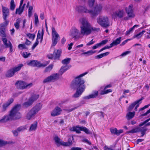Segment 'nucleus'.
I'll list each match as a JSON object with an SVG mask.
<instances>
[{
    "label": "nucleus",
    "mask_w": 150,
    "mask_h": 150,
    "mask_svg": "<svg viewBox=\"0 0 150 150\" xmlns=\"http://www.w3.org/2000/svg\"><path fill=\"white\" fill-rule=\"evenodd\" d=\"M23 66V65L20 64L17 66L11 68L8 70L6 72L5 76L7 77H11L13 76L15 74L19 71L21 68Z\"/></svg>",
    "instance_id": "8"
},
{
    "label": "nucleus",
    "mask_w": 150,
    "mask_h": 150,
    "mask_svg": "<svg viewBox=\"0 0 150 150\" xmlns=\"http://www.w3.org/2000/svg\"><path fill=\"white\" fill-rule=\"evenodd\" d=\"M33 8L32 6H30L29 7L28 11V15L29 17H30L32 15V11Z\"/></svg>",
    "instance_id": "45"
},
{
    "label": "nucleus",
    "mask_w": 150,
    "mask_h": 150,
    "mask_svg": "<svg viewBox=\"0 0 150 150\" xmlns=\"http://www.w3.org/2000/svg\"><path fill=\"white\" fill-rule=\"evenodd\" d=\"M60 108L57 107H56L51 113V115L53 117H55L60 114L62 111Z\"/></svg>",
    "instance_id": "18"
},
{
    "label": "nucleus",
    "mask_w": 150,
    "mask_h": 150,
    "mask_svg": "<svg viewBox=\"0 0 150 150\" xmlns=\"http://www.w3.org/2000/svg\"><path fill=\"white\" fill-rule=\"evenodd\" d=\"M39 97L38 95H35L30 98L28 100L23 104V106L25 107H28L31 105L34 101H35Z\"/></svg>",
    "instance_id": "14"
},
{
    "label": "nucleus",
    "mask_w": 150,
    "mask_h": 150,
    "mask_svg": "<svg viewBox=\"0 0 150 150\" xmlns=\"http://www.w3.org/2000/svg\"><path fill=\"white\" fill-rule=\"evenodd\" d=\"M82 148L79 147H72L71 150H81Z\"/></svg>",
    "instance_id": "53"
},
{
    "label": "nucleus",
    "mask_w": 150,
    "mask_h": 150,
    "mask_svg": "<svg viewBox=\"0 0 150 150\" xmlns=\"http://www.w3.org/2000/svg\"><path fill=\"white\" fill-rule=\"evenodd\" d=\"M81 131H84L87 134H91V132L89 129L85 127H82Z\"/></svg>",
    "instance_id": "33"
},
{
    "label": "nucleus",
    "mask_w": 150,
    "mask_h": 150,
    "mask_svg": "<svg viewBox=\"0 0 150 150\" xmlns=\"http://www.w3.org/2000/svg\"><path fill=\"white\" fill-rule=\"evenodd\" d=\"M95 0H88V4L90 7H92L94 5Z\"/></svg>",
    "instance_id": "39"
},
{
    "label": "nucleus",
    "mask_w": 150,
    "mask_h": 150,
    "mask_svg": "<svg viewBox=\"0 0 150 150\" xmlns=\"http://www.w3.org/2000/svg\"><path fill=\"white\" fill-rule=\"evenodd\" d=\"M0 36L3 37L2 38L6 37V36L5 32V30H1L0 29Z\"/></svg>",
    "instance_id": "41"
},
{
    "label": "nucleus",
    "mask_w": 150,
    "mask_h": 150,
    "mask_svg": "<svg viewBox=\"0 0 150 150\" xmlns=\"http://www.w3.org/2000/svg\"><path fill=\"white\" fill-rule=\"evenodd\" d=\"M39 43V41L37 40H36V41L35 42L33 45L32 47V49H34L37 46V45H38Z\"/></svg>",
    "instance_id": "49"
},
{
    "label": "nucleus",
    "mask_w": 150,
    "mask_h": 150,
    "mask_svg": "<svg viewBox=\"0 0 150 150\" xmlns=\"http://www.w3.org/2000/svg\"><path fill=\"white\" fill-rule=\"evenodd\" d=\"M80 30L75 27H72L70 31L69 35L76 41L82 38L83 36L90 34L93 31H99V28L93 27L85 18H81L79 19Z\"/></svg>",
    "instance_id": "1"
},
{
    "label": "nucleus",
    "mask_w": 150,
    "mask_h": 150,
    "mask_svg": "<svg viewBox=\"0 0 150 150\" xmlns=\"http://www.w3.org/2000/svg\"><path fill=\"white\" fill-rule=\"evenodd\" d=\"M53 64L50 65L47 67H46L45 70V72L50 71L53 68Z\"/></svg>",
    "instance_id": "42"
},
{
    "label": "nucleus",
    "mask_w": 150,
    "mask_h": 150,
    "mask_svg": "<svg viewBox=\"0 0 150 150\" xmlns=\"http://www.w3.org/2000/svg\"><path fill=\"white\" fill-rule=\"evenodd\" d=\"M103 6L101 4H97L95 6L93 10H89L83 6H79L78 7V11L79 12L89 13L91 17L97 16L102 11Z\"/></svg>",
    "instance_id": "4"
},
{
    "label": "nucleus",
    "mask_w": 150,
    "mask_h": 150,
    "mask_svg": "<svg viewBox=\"0 0 150 150\" xmlns=\"http://www.w3.org/2000/svg\"><path fill=\"white\" fill-rule=\"evenodd\" d=\"M108 42V40H105L102 41L100 42L99 43L100 46L103 45L105 44Z\"/></svg>",
    "instance_id": "50"
},
{
    "label": "nucleus",
    "mask_w": 150,
    "mask_h": 150,
    "mask_svg": "<svg viewBox=\"0 0 150 150\" xmlns=\"http://www.w3.org/2000/svg\"><path fill=\"white\" fill-rule=\"evenodd\" d=\"M121 37H120L117 38L115 40L113 41V42L111 43L112 46H113L119 44L121 41Z\"/></svg>",
    "instance_id": "27"
},
{
    "label": "nucleus",
    "mask_w": 150,
    "mask_h": 150,
    "mask_svg": "<svg viewBox=\"0 0 150 150\" xmlns=\"http://www.w3.org/2000/svg\"><path fill=\"white\" fill-rule=\"evenodd\" d=\"M102 57H102V55L101 54L98 55L95 57V58L96 59H99L101 58Z\"/></svg>",
    "instance_id": "64"
},
{
    "label": "nucleus",
    "mask_w": 150,
    "mask_h": 150,
    "mask_svg": "<svg viewBox=\"0 0 150 150\" xmlns=\"http://www.w3.org/2000/svg\"><path fill=\"white\" fill-rule=\"evenodd\" d=\"M104 150H121V149H119L117 150H114L111 148L108 147V146H105L104 147Z\"/></svg>",
    "instance_id": "52"
},
{
    "label": "nucleus",
    "mask_w": 150,
    "mask_h": 150,
    "mask_svg": "<svg viewBox=\"0 0 150 150\" xmlns=\"http://www.w3.org/2000/svg\"><path fill=\"white\" fill-rule=\"evenodd\" d=\"M150 113V109L147 111L145 113L142 114L141 115L142 116H143L146 115L148 114L149 113Z\"/></svg>",
    "instance_id": "57"
},
{
    "label": "nucleus",
    "mask_w": 150,
    "mask_h": 150,
    "mask_svg": "<svg viewBox=\"0 0 150 150\" xmlns=\"http://www.w3.org/2000/svg\"><path fill=\"white\" fill-rule=\"evenodd\" d=\"M3 17L4 20H6L9 15V9L7 7L2 6Z\"/></svg>",
    "instance_id": "17"
},
{
    "label": "nucleus",
    "mask_w": 150,
    "mask_h": 150,
    "mask_svg": "<svg viewBox=\"0 0 150 150\" xmlns=\"http://www.w3.org/2000/svg\"><path fill=\"white\" fill-rule=\"evenodd\" d=\"M62 50L61 49L56 50L54 49L53 53V55L54 56V59L59 58L61 55Z\"/></svg>",
    "instance_id": "21"
},
{
    "label": "nucleus",
    "mask_w": 150,
    "mask_h": 150,
    "mask_svg": "<svg viewBox=\"0 0 150 150\" xmlns=\"http://www.w3.org/2000/svg\"><path fill=\"white\" fill-rule=\"evenodd\" d=\"M125 15V13L124 10H120L113 12L112 16V18L115 19L117 18H124Z\"/></svg>",
    "instance_id": "15"
},
{
    "label": "nucleus",
    "mask_w": 150,
    "mask_h": 150,
    "mask_svg": "<svg viewBox=\"0 0 150 150\" xmlns=\"http://www.w3.org/2000/svg\"><path fill=\"white\" fill-rule=\"evenodd\" d=\"M87 74V73L86 72L81 74L75 78L74 84L76 88V91L73 95L72 97L76 98L79 97L84 91L85 88V86L84 85L85 81L81 77Z\"/></svg>",
    "instance_id": "2"
},
{
    "label": "nucleus",
    "mask_w": 150,
    "mask_h": 150,
    "mask_svg": "<svg viewBox=\"0 0 150 150\" xmlns=\"http://www.w3.org/2000/svg\"><path fill=\"white\" fill-rule=\"evenodd\" d=\"M18 47L19 49L21 50H23L27 48L26 47L24 44H19L18 46Z\"/></svg>",
    "instance_id": "38"
},
{
    "label": "nucleus",
    "mask_w": 150,
    "mask_h": 150,
    "mask_svg": "<svg viewBox=\"0 0 150 150\" xmlns=\"http://www.w3.org/2000/svg\"><path fill=\"white\" fill-rule=\"evenodd\" d=\"M133 5L132 4L130 5L128 7L125 8L126 11L128 15V16L124 17L123 20H129L130 18H133L135 16V14L132 10Z\"/></svg>",
    "instance_id": "11"
},
{
    "label": "nucleus",
    "mask_w": 150,
    "mask_h": 150,
    "mask_svg": "<svg viewBox=\"0 0 150 150\" xmlns=\"http://www.w3.org/2000/svg\"><path fill=\"white\" fill-rule=\"evenodd\" d=\"M21 108V106L20 105H15L10 111L8 115L5 116L1 119H0V123H4L10 120L20 118L21 114L19 111Z\"/></svg>",
    "instance_id": "3"
},
{
    "label": "nucleus",
    "mask_w": 150,
    "mask_h": 150,
    "mask_svg": "<svg viewBox=\"0 0 150 150\" xmlns=\"http://www.w3.org/2000/svg\"><path fill=\"white\" fill-rule=\"evenodd\" d=\"M139 132H141V136L143 137L145 134L147 130V129L145 127H138Z\"/></svg>",
    "instance_id": "28"
},
{
    "label": "nucleus",
    "mask_w": 150,
    "mask_h": 150,
    "mask_svg": "<svg viewBox=\"0 0 150 150\" xmlns=\"http://www.w3.org/2000/svg\"><path fill=\"white\" fill-rule=\"evenodd\" d=\"M15 6L14 0H11L10 2V9L12 11L15 8Z\"/></svg>",
    "instance_id": "34"
},
{
    "label": "nucleus",
    "mask_w": 150,
    "mask_h": 150,
    "mask_svg": "<svg viewBox=\"0 0 150 150\" xmlns=\"http://www.w3.org/2000/svg\"><path fill=\"white\" fill-rule=\"evenodd\" d=\"M35 24L37 25L39 23L38 16L37 14L35 13H34Z\"/></svg>",
    "instance_id": "44"
},
{
    "label": "nucleus",
    "mask_w": 150,
    "mask_h": 150,
    "mask_svg": "<svg viewBox=\"0 0 150 150\" xmlns=\"http://www.w3.org/2000/svg\"><path fill=\"white\" fill-rule=\"evenodd\" d=\"M21 22V19L20 18L17 19L16 22L14 23V25L17 30L19 29L20 27V23Z\"/></svg>",
    "instance_id": "30"
},
{
    "label": "nucleus",
    "mask_w": 150,
    "mask_h": 150,
    "mask_svg": "<svg viewBox=\"0 0 150 150\" xmlns=\"http://www.w3.org/2000/svg\"><path fill=\"white\" fill-rule=\"evenodd\" d=\"M40 18L41 19L43 20L45 18V15L43 13H42L40 14Z\"/></svg>",
    "instance_id": "62"
},
{
    "label": "nucleus",
    "mask_w": 150,
    "mask_h": 150,
    "mask_svg": "<svg viewBox=\"0 0 150 150\" xmlns=\"http://www.w3.org/2000/svg\"><path fill=\"white\" fill-rule=\"evenodd\" d=\"M110 131L112 134H116L117 132V129L116 128H111L110 129Z\"/></svg>",
    "instance_id": "46"
},
{
    "label": "nucleus",
    "mask_w": 150,
    "mask_h": 150,
    "mask_svg": "<svg viewBox=\"0 0 150 150\" xmlns=\"http://www.w3.org/2000/svg\"><path fill=\"white\" fill-rule=\"evenodd\" d=\"M42 107L41 104L38 103L33 107L28 113L26 116V119L28 120L31 119L35 114L40 110Z\"/></svg>",
    "instance_id": "6"
},
{
    "label": "nucleus",
    "mask_w": 150,
    "mask_h": 150,
    "mask_svg": "<svg viewBox=\"0 0 150 150\" xmlns=\"http://www.w3.org/2000/svg\"><path fill=\"white\" fill-rule=\"evenodd\" d=\"M145 32V31L143 30L142 31L139 33L138 34L134 35L133 36L134 38H137L138 39L140 38L144 34Z\"/></svg>",
    "instance_id": "29"
},
{
    "label": "nucleus",
    "mask_w": 150,
    "mask_h": 150,
    "mask_svg": "<svg viewBox=\"0 0 150 150\" xmlns=\"http://www.w3.org/2000/svg\"><path fill=\"white\" fill-rule=\"evenodd\" d=\"M123 132V130L122 129H120L118 130L117 129V132H116V134L117 135H119L120 134Z\"/></svg>",
    "instance_id": "55"
},
{
    "label": "nucleus",
    "mask_w": 150,
    "mask_h": 150,
    "mask_svg": "<svg viewBox=\"0 0 150 150\" xmlns=\"http://www.w3.org/2000/svg\"><path fill=\"white\" fill-rule=\"evenodd\" d=\"M15 84L18 88L21 89L29 88L33 85L32 83L28 84L24 81H17Z\"/></svg>",
    "instance_id": "12"
},
{
    "label": "nucleus",
    "mask_w": 150,
    "mask_h": 150,
    "mask_svg": "<svg viewBox=\"0 0 150 150\" xmlns=\"http://www.w3.org/2000/svg\"><path fill=\"white\" fill-rule=\"evenodd\" d=\"M95 51L90 50L87 52H84L82 54H87V56H89L93 54L96 52Z\"/></svg>",
    "instance_id": "35"
},
{
    "label": "nucleus",
    "mask_w": 150,
    "mask_h": 150,
    "mask_svg": "<svg viewBox=\"0 0 150 150\" xmlns=\"http://www.w3.org/2000/svg\"><path fill=\"white\" fill-rule=\"evenodd\" d=\"M38 123L37 122H35L32 124L30 126L29 130L30 131H35L36 130L37 127Z\"/></svg>",
    "instance_id": "26"
},
{
    "label": "nucleus",
    "mask_w": 150,
    "mask_h": 150,
    "mask_svg": "<svg viewBox=\"0 0 150 150\" xmlns=\"http://www.w3.org/2000/svg\"><path fill=\"white\" fill-rule=\"evenodd\" d=\"M30 54V53H28L27 52H25L23 53L22 55L24 58H26L28 57Z\"/></svg>",
    "instance_id": "48"
},
{
    "label": "nucleus",
    "mask_w": 150,
    "mask_h": 150,
    "mask_svg": "<svg viewBox=\"0 0 150 150\" xmlns=\"http://www.w3.org/2000/svg\"><path fill=\"white\" fill-rule=\"evenodd\" d=\"M24 10L21 7L19 6L18 8L16 9L15 13L16 14L21 15L23 12Z\"/></svg>",
    "instance_id": "32"
},
{
    "label": "nucleus",
    "mask_w": 150,
    "mask_h": 150,
    "mask_svg": "<svg viewBox=\"0 0 150 150\" xmlns=\"http://www.w3.org/2000/svg\"><path fill=\"white\" fill-rule=\"evenodd\" d=\"M13 98H11L8 100L6 103H4L2 106V112L5 111L7 108L13 102Z\"/></svg>",
    "instance_id": "19"
},
{
    "label": "nucleus",
    "mask_w": 150,
    "mask_h": 150,
    "mask_svg": "<svg viewBox=\"0 0 150 150\" xmlns=\"http://www.w3.org/2000/svg\"><path fill=\"white\" fill-rule=\"evenodd\" d=\"M113 46H112L111 43L110 44V46H105L104 47V48H105V50L106 49H108L111 48Z\"/></svg>",
    "instance_id": "61"
},
{
    "label": "nucleus",
    "mask_w": 150,
    "mask_h": 150,
    "mask_svg": "<svg viewBox=\"0 0 150 150\" xmlns=\"http://www.w3.org/2000/svg\"><path fill=\"white\" fill-rule=\"evenodd\" d=\"M54 139L55 144L58 147L61 145L64 146H69L72 144V142L70 137L69 138L68 141L66 142L63 141L57 136H56L54 137Z\"/></svg>",
    "instance_id": "7"
},
{
    "label": "nucleus",
    "mask_w": 150,
    "mask_h": 150,
    "mask_svg": "<svg viewBox=\"0 0 150 150\" xmlns=\"http://www.w3.org/2000/svg\"><path fill=\"white\" fill-rule=\"evenodd\" d=\"M66 41V39L64 37H63L62 38L61 40V42L62 44H64Z\"/></svg>",
    "instance_id": "60"
},
{
    "label": "nucleus",
    "mask_w": 150,
    "mask_h": 150,
    "mask_svg": "<svg viewBox=\"0 0 150 150\" xmlns=\"http://www.w3.org/2000/svg\"><path fill=\"white\" fill-rule=\"evenodd\" d=\"M101 46L99 44V43L96 44L95 45L92 47V49L94 50L98 48L99 47H100Z\"/></svg>",
    "instance_id": "51"
},
{
    "label": "nucleus",
    "mask_w": 150,
    "mask_h": 150,
    "mask_svg": "<svg viewBox=\"0 0 150 150\" xmlns=\"http://www.w3.org/2000/svg\"><path fill=\"white\" fill-rule=\"evenodd\" d=\"M5 27L4 24H1L0 25V29H1V30H5Z\"/></svg>",
    "instance_id": "56"
},
{
    "label": "nucleus",
    "mask_w": 150,
    "mask_h": 150,
    "mask_svg": "<svg viewBox=\"0 0 150 150\" xmlns=\"http://www.w3.org/2000/svg\"><path fill=\"white\" fill-rule=\"evenodd\" d=\"M139 132V129L138 127L134 128L132 130L127 132V133H135Z\"/></svg>",
    "instance_id": "40"
},
{
    "label": "nucleus",
    "mask_w": 150,
    "mask_h": 150,
    "mask_svg": "<svg viewBox=\"0 0 150 150\" xmlns=\"http://www.w3.org/2000/svg\"><path fill=\"white\" fill-rule=\"evenodd\" d=\"M131 51H126L124 52H123V53H122L121 54V55L120 56H122V57H124V56H126V55H127V54L130 53H131Z\"/></svg>",
    "instance_id": "47"
},
{
    "label": "nucleus",
    "mask_w": 150,
    "mask_h": 150,
    "mask_svg": "<svg viewBox=\"0 0 150 150\" xmlns=\"http://www.w3.org/2000/svg\"><path fill=\"white\" fill-rule=\"evenodd\" d=\"M68 69L69 67L68 66L62 67L59 71V74H54L48 76L44 79L43 83H49L57 80L59 78V74L62 75Z\"/></svg>",
    "instance_id": "5"
},
{
    "label": "nucleus",
    "mask_w": 150,
    "mask_h": 150,
    "mask_svg": "<svg viewBox=\"0 0 150 150\" xmlns=\"http://www.w3.org/2000/svg\"><path fill=\"white\" fill-rule=\"evenodd\" d=\"M98 95V91H93V93L89 95L88 96H84L83 97L84 99H88L90 98H94L97 96Z\"/></svg>",
    "instance_id": "20"
},
{
    "label": "nucleus",
    "mask_w": 150,
    "mask_h": 150,
    "mask_svg": "<svg viewBox=\"0 0 150 150\" xmlns=\"http://www.w3.org/2000/svg\"><path fill=\"white\" fill-rule=\"evenodd\" d=\"M109 54L110 52H108L103 54H101L102 55V57H104L108 55Z\"/></svg>",
    "instance_id": "63"
},
{
    "label": "nucleus",
    "mask_w": 150,
    "mask_h": 150,
    "mask_svg": "<svg viewBox=\"0 0 150 150\" xmlns=\"http://www.w3.org/2000/svg\"><path fill=\"white\" fill-rule=\"evenodd\" d=\"M97 20V23L103 27L107 28L110 25L109 19L106 16H100Z\"/></svg>",
    "instance_id": "9"
},
{
    "label": "nucleus",
    "mask_w": 150,
    "mask_h": 150,
    "mask_svg": "<svg viewBox=\"0 0 150 150\" xmlns=\"http://www.w3.org/2000/svg\"><path fill=\"white\" fill-rule=\"evenodd\" d=\"M82 127L76 126L74 127L71 129V131L76 132L77 133L79 134L81 133V131Z\"/></svg>",
    "instance_id": "23"
},
{
    "label": "nucleus",
    "mask_w": 150,
    "mask_h": 150,
    "mask_svg": "<svg viewBox=\"0 0 150 150\" xmlns=\"http://www.w3.org/2000/svg\"><path fill=\"white\" fill-rule=\"evenodd\" d=\"M142 100V98H141L139 100L135 101L133 103H132L130 105L128 109V111H130L132 110L134 106L137 104L140 101H141Z\"/></svg>",
    "instance_id": "22"
},
{
    "label": "nucleus",
    "mask_w": 150,
    "mask_h": 150,
    "mask_svg": "<svg viewBox=\"0 0 150 150\" xmlns=\"http://www.w3.org/2000/svg\"><path fill=\"white\" fill-rule=\"evenodd\" d=\"M1 39L3 41V44L5 48H9L10 52H11L13 51V46L12 44L10 41H8L6 38H2Z\"/></svg>",
    "instance_id": "16"
},
{
    "label": "nucleus",
    "mask_w": 150,
    "mask_h": 150,
    "mask_svg": "<svg viewBox=\"0 0 150 150\" xmlns=\"http://www.w3.org/2000/svg\"><path fill=\"white\" fill-rule=\"evenodd\" d=\"M47 57L48 58L50 59H54V56L53 55H52L51 54H49L47 55Z\"/></svg>",
    "instance_id": "58"
},
{
    "label": "nucleus",
    "mask_w": 150,
    "mask_h": 150,
    "mask_svg": "<svg viewBox=\"0 0 150 150\" xmlns=\"http://www.w3.org/2000/svg\"><path fill=\"white\" fill-rule=\"evenodd\" d=\"M138 25H135L132 27L130 28L128 30H127L126 33V35H129L130 33L132 32L134 28L136 27H138Z\"/></svg>",
    "instance_id": "31"
},
{
    "label": "nucleus",
    "mask_w": 150,
    "mask_h": 150,
    "mask_svg": "<svg viewBox=\"0 0 150 150\" xmlns=\"http://www.w3.org/2000/svg\"><path fill=\"white\" fill-rule=\"evenodd\" d=\"M43 34L44 32L43 30H42V32H41L40 30H39L38 31L36 40H38V39H40L41 40L40 42H41L43 39Z\"/></svg>",
    "instance_id": "25"
},
{
    "label": "nucleus",
    "mask_w": 150,
    "mask_h": 150,
    "mask_svg": "<svg viewBox=\"0 0 150 150\" xmlns=\"http://www.w3.org/2000/svg\"><path fill=\"white\" fill-rule=\"evenodd\" d=\"M70 60L69 58L65 59L62 60V63L64 64H67L69 63Z\"/></svg>",
    "instance_id": "36"
},
{
    "label": "nucleus",
    "mask_w": 150,
    "mask_h": 150,
    "mask_svg": "<svg viewBox=\"0 0 150 150\" xmlns=\"http://www.w3.org/2000/svg\"><path fill=\"white\" fill-rule=\"evenodd\" d=\"M135 112L134 111L131 112L129 111L126 115V117L128 120H130L133 118L134 116Z\"/></svg>",
    "instance_id": "24"
},
{
    "label": "nucleus",
    "mask_w": 150,
    "mask_h": 150,
    "mask_svg": "<svg viewBox=\"0 0 150 150\" xmlns=\"http://www.w3.org/2000/svg\"><path fill=\"white\" fill-rule=\"evenodd\" d=\"M49 63V62H47L46 63L42 64L37 60H32L30 62H28L27 64L29 66L40 67H45Z\"/></svg>",
    "instance_id": "13"
},
{
    "label": "nucleus",
    "mask_w": 150,
    "mask_h": 150,
    "mask_svg": "<svg viewBox=\"0 0 150 150\" xmlns=\"http://www.w3.org/2000/svg\"><path fill=\"white\" fill-rule=\"evenodd\" d=\"M52 44L51 47V48H53L54 49V47L57 44L58 39H59L60 37L59 35L56 32L55 29L54 27L52 28Z\"/></svg>",
    "instance_id": "10"
},
{
    "label": "nucleus",
    "mask_w": 150,
    "mask_h": 150,
    "mask_svg": "<svg viewBox=\"0 0 150 150\" xmlns=\"http://www.w3.org/2000/svg\"><path fill=\"white\" fill-rule=\"evenodd\" d=\"M26 129V127L25 126H21L17 129V131H18V132H22Z\"/></svg>",
    "instance_id": "43"
},
{
    "label": "nucleus",
    "mask_w": 150,
    "mask_h": 150,
    "mask_svg": "<svg viewBox=\"0 0 150 150\" xmlns=\"http://www.w3.org/2000/svg\"><path fill=\"white\" fill-rule=\"evenodd\" d=\"M95 42V41L93 40V39H92L91 41L88 42L87 44V46H89L93 44Z\"/></svg>",
    "instance_id": "54"
},
{
    "label": "nucleus",
    "mask_w": 150,
    "mask_h": 150,
    "mask_svg": "<svg viewBox=\"0 0 150 150\" xmlns=\"http://www.w3.org/2000/svg\"><path fill=\"white\" fill-rule=\"evenodd\" d=\"M12 132L15 136H17L18 135V131H17V129L16 130L13 131Z\"/></svg>",
    "instance_id": "59"
},
{
    "label": "nucleus",
    "mask_w": 150,
    "mask_h": 150,
    "mask_svg": "<svg viewBox=\"0 0 150 150\" xmlns=\"http://www.w3.org/2000/svg\"><path fill=\"white\" fill-rule=\"evenodd\" d=\"M26 35L29 39L33 40L35 38V35L34 34L28 33L26 34Z\"/></svg>",
    "instance_id": "37"
}]
</instances>
